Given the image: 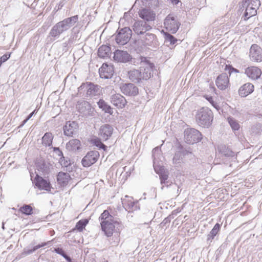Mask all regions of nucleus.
Here are the masks:
<instances>
[{"instance_id":"423d86ee","label":"nucleus","mask_w":262,"mask_h":262,"mask_svg":"<svg viewBox=\"0 0 262 262\" xmlns=\"http://www.w3.org/2000/svg\"><path fill=\"white\" fill-rule=\"evenodd\" d=\"M201 139V133L194 128H187L184 131V140L188 144L199 142Z\"/></svg>"},{"instance_id":"37998d69","label":"nucleus","mask_w":262,"mask_h":262,"mask_svg":"<svg viewBox=\"0 0 262 262\" xmlns=\"http://www.w3.org/2000/svg\"><path fill=\"white\" fill-rule=\"evenodd\" d=\"M204 97L206 100L208 101V102L213 106L217 111H220L221 108L219 105L213 100V99L212 96H205Z\"/></svg>"},{"instance_id":"72a5a7b5","label":"nucleus","mask_w":262,"mask_h":262,"mask_svg":"<svg viewBox=\"0 0 262 262\" xmlns=\"http://www.w3.org/2000/svg\"><path fill=\"white\" fill-rule=\"evenodd\" d=\"M186 153H187L186 151V153L185 151L182 152L181 151L176 152L173 158V163L175 164H180L182 162L183 157Z\"/></svg>"},{"instance_id":"4d7b16f0","label":"nucleus","mask_w":262,"mask_h":262,"mask_svg":"<svg viewBox=\"0 0 262 262\" xmlns=\"http://www.w3.org/2000/svg\"><path fill=\"white\" fill-rule=\"evenodd\" d=\"M56 150H57L58 151V154L59 156H63L62 151H60L58 148H54V151H56Z\"/></svg>"},{"instance_id":"4468645a","label":"nucleus","mask_w":262,"mask_h":262,"mask_svg":"<svg viewBox=\"0 0 262 262\" xmlns=\"http://www.w3.org/2000/svg\"><path fill=\"white\" fill-rule=\"evenodd\" d=\"M114 59L118 62L126 63L132 59V56L126 51L117 50L114 53Z\"/></svg>"},{"instance_id":"f03ea898","label":"nucleus","mask_w":262,"mask_h":262,"mask_svg":"<svg viewBox=\"0 0 262 262\" xmlns=\"http://www.w3.org/2000/svg\"><path fill=\"white\" fill-rule=\"evenodd\" d=\"M197 123L203 127H209L212 124L213 115L211 110L208 107L200 109L195 116Z\"/></svg>"},{"instance_id":"412c9836","label":"nucleus","mask_w":262,"mask_h":262,"mask_svg":"<svg viewBox=\"0 0 262 262\" xmlns=\"http://www.w3.org/2000/svg\"><path fill=\"white\" fill-rule=\"evenodd\" d=\"M112 103L118 108H123L126 104V100L125 98L119 94L113 95L111 96Z\"/></svg>"},{"instance_id":"b1692460","label":"nucleus","mask_w":262,"mask_h":262,"mask_svg":"<svg viewBox=\"0 0 262 262\" xmlns=\"http://www.w3.org/2000/svg\"><path fill=\"white\" fill-rule=\"evenodd\" d=\"M254 85L251 83H246L242 85L238 90L239 95L241 97H246L254 91Z\"/></svg>"},{"instance_id":"aec40b11","label":"nucleus","mask_w":262,"mask_h":262,"mask_svg":"<svg viewBox=\"0 0 262 262\" xmlns=\"http://www.w3.org/2000/svg\"><path fill=\"white\" fill-rule=\"evenodd\" d=\"M139 15L143 20L149 22L154 21L156 18V14L154 11L147 9H143L139 11Z\"/></svg>"},{"instance_id":"9d476101","label":"nucleus","mask_w":262,"mask_h":262,"mask_svg":"<svg viewBox=\"0 0 262 262\" xmlns=\"http://www.w3.org/2000/svg\"><path fill=\"white\" fill-rule=\"evenodd\" d=\"M78 20V16L77 15L72 17L65 18L62 21L57 23V25L60 28L61 31L63 32L69 29L72 26H73Z\"/></svg>"},{"instance_id":"cd10ccee","label":"nucleus","mask_w":262,"mask_h":262,"mask_svg":"<svg viewBox=\"0 0 262 262\" xmlns=\"http://www.w3.org/2000/svg\"><path fill=\"white\" fill-rule=\"evenodd\" d=\"M50 241H49L48 242H44L40 244H38L37 245H36L34 246L31 249H28V248H25L23 250V252L21 253V256L23 257L26 256L27 255H30L35 252L37 249L42 248L47 245H48L49 243H50Z\"/></svg>"},{"instance_id":"5701e85b","label":"nucleus","mask_w":262,"mask_h":262,"mask_svg":"<svg viewBox=\"0 0 262 262\" xmlns=\"http://www.w3.org/2000/svg\"><path fill=\"white\" fill-rule=\"evenodd\" d=\"M113 132V128L109 124H104L100 128V135L104 140H107L112 136Z\"/></svg>"},{"instance_id":"680f3d73","label":"nucleus","mask_w":262,"mask_h":262,"mask_svg":"<svg viewBox=\"0 0 262 262\" xmlns=\"http://www.w3.org/2000/svg\"><path fill=\"white\" fill-rule=\"evenodd\" d=\"M2 228H3V230H4V229H5L4 223H3V225H2Z\"/></svg>"},{"instance_id":"c9c22d12","label":"nucleus","mask_w":262,"mask_h":262,"mask_svg":"<svg viewBox=\"0 0 262 262\" xmlns=\"http://www.w3.org/2000/svg\"><path fill=\"white\" fill-rule=\"evenodd\" d=\"M161 154V150L158 147H157L155 148L152 150V159H153V165L155 168V170L156 172L158 173V171L156 166V163L157 161V159H158V156L160 155Z\"/></svg>"},{"instance_id":"49530a36","label":"nucleus","mask_w":262,"mask_h":262,"mask_svg":"<svg viewBox=\"0 0 262 262\" xmlns=\"http://www.w3.org/2000/svg\"><path fill=\"white\" fill-rule=\"evenodd\" d=\"M94 143L96 146L99 147L100 148L104 149L106 148V146L103 144L98 139H95L94 140Z\"/></svg>"},{"instance_id":"864d4df0","label":"nucleus","mask_w":262,"mask_h":262,"mask_svg":"<svg viewBox=\"0 0 262 262\" xmlns=\"http://www.w3.org/2000/svg\"><path fill=\"white\" fill-rule=\"evenodd\" d=\"M113 239H114V243H112L113 246H117L119 243L120 238L119 236H114L113 237Z\"/></svg>"},{"instance_id":"8fccbe9b","label":"nucleus","mask_w":262,"mask_h":262,"mask_svg":"<svg viewBox=\"0 0 262 262\" xmlns=\"http://www.w3.org/2000/svg\"><path fill=\"white\" fill-rule=\"evenodd\" d=\"M173 219L172 215H169L168 217L165 218L163 221L161 223L162 226H165L166 224L169 223L171 219Z\"/></svg>"},{"instance_id":"c03bdc74","label":"nucleus","mask_w":262,"mask_h":262,"mask_svg":"<svg viewBox=\"0 0 262 262\" xmlns=\"http://www.w3.org/2000/svg\"><path fill=\"white\" fill-rule=\"evenodd\" d=\"M37 166L38 170H40L42 172H47L48 171V168L44 162L38 163Z\"/></svg>"},{"instance_id":"de8ad7c7","label":"nucleus","mask_w":262,"mask_h":262,"mask_svg":"<svg viewBox=\"0 0 262 262\" xmlns=\"http://www.w3.org/2000/svg\"><path fill=\"white\" fill-rule=\"evenodd\" d=\"M167 179H168V175L166 173H161L160 174V179L161 184L165 183Z\"/></svg>"},{"instance_id":"4be33fe9","label":"nucleus","mask_w":262,"mask_h":262,"mask_svg":"<svg viewBox=\"0 0 262 262\" xmlns=\"http://www.w3.org/2000/svg\"><path fill=\"white\" fill-rule=\"evenodd\" d=\"M78 128V124L75 121L67 122L63 127L64 134L67 136H72Z\"/></svg>"},{"instance_id":"7c9ffc66","label":"nucleus","mask_w":262,"mask_h":262,"mask_svg":"<svg viewBox=\"0 0 262 262\" xmlns=\"http://www.w3.org/2000/svg\"><path fill=\"white\" fill-rule=\"evenodd\" d=\"M53 136L51 133H46L42 138V144L46 147H50L52 144Z\"/></svg>"},{"instance_id":"79ce46f5","label":"nucleus","mask_w":262,"mask_h":262,"mask_svg":"<svg viewBox=\"0 0 262 262\" xmlns=\"http://www.w3.org/2000/svg\"><path fill=\"white\" fill-rule=\"evenodd\" d=\"M165 42H169L170 45H174L177 41V39L172 35L168 33H165Z\"/></svg>"},{"instance_id":"1a4fd4ad","label":"nucleus","mask_w":262,"mask_h":262,"mask_svg":"<svg viewBox=\"0 0 262 262\" xmlns=\"http://www.w3.org/2000/svg\"><path fill=\"white\" fill-rule=\"evenodd\" d=\"M99 157L98 151L92 150L88 152L81 161L84 167H89L96 162Z\"/></svg>"},{"instance_id":"bb28decb","label":"nucleus","mask_w":262,"mask_h":262,"mask_svg":"<svg viewBox=\"0 0 262 262\" xmlns=\"http://www.w3.org/2000/svg\"><path fill=\"white\" fill-rule=\"evenodd\" d=\"M70 178L71 177L69 173L59 172L57 176V181L61 186H64L67 185Z\"/></svg>"},{"instance_id":"f3484780","label":"nucleus","mask_w":262,"mask_h":262,"mask_svg":"<svg viewBox=\"0 0 262 262\" xmlns=\"http://www.w3.org/2000/svg\"><path fill=\"white\" fill-rule=\"evenodd\" d=\"M121 92L126 95L136 96L138 93V89L133 83L123 84L120 86Z\"/></svg>"},{"instance_id":"9b49d317","label":"nucleus","mask_w":262,"mask_h":262,"mask_svg":"<svg viewBox=\"0 0 262 262\" xmlns=\"http://www.w3.org/2000/svg\"><path fill=\"white\" fill-rule=\"evenodd\" d=\"M78 20V16L77 15L72 17L65 18L62 21L57 23V25L60 28L61 31L63 32L69 29L72 26H73Z\"/></svg>"},{"instance_id":"603ef678","label":"nucleus","mask_w":262,"mask_h":262,"mask_svg":"<svg viewBox=\"0 0 262 262\" xmlns=\"http://www.w3.org/2000/svg\"><path fill=\"white\" fill-rule=\"evenodd\" d=\"M10 57V54H4L0 58V60L3 62L7 61Z\"/></svg>"},{"instance_id":"393cba45","label":"nucleus","mask_w":262,"mask_h":262,"mask_svg":"<svg viewBox=\"0 0 262 262\" xmlns=\"http://www.w3.org/2000/svg\"><path fill=\"white\" fill-rule=\"evenodd\" d=\"M122 202L123 207L126 211L130 212L136 209L133 198L126 196L125 198L122 200Z\"/></svg>"},{"instance_id":"a19ab883","label":"nucleus","mask_w":262,"mask_h":262,"mask_svg":"<svg viewBox=\"0 0 262 262\" xmlns=\"http://www.w3.org/2000/svg\"><path fill=\"white\" fill-rule=\"evenodd\" d=\"M99 220L102 221H109L113 220V217L110 214L109 212L105 210L101 214Z\"/></svg>"},{"instance_id":"09e8293b","label":"nucleus","mask_w":262,"mask_h":262,"mask_svg":"<svg viewBox=\"0 0 262 262\" xmlns=\"http://www.w3.org/2000/svg\"><path fill=\"white\" fill-rule=\"evenodd\" d=\"M60 162L62 166L66 167H67L68 166L70 165V161L65 160L63 156L62 158H60Z\"/></svg>"},{"instance_id":"dca6fc26","label":"nucleus","mask_w":262,"mask_h":262,"mask_svg":"<svg viewBox=\"0 0 262 262\" xmlns=\"http://www.w3.org/2000/svg\"><path fill=\"white\" fill-rule=\"evenodd\" d=\"M115 223L114 220L109 221H102L101 222L102 230L107 237H110L113 235L115 228L114 225Z\"/></svg>"},{"instance_id":"13d9d810","label":"nucleus","mask_w":262,"mask_h":262,"mask_svg":"<svg viewBox=\"0 0 262 262\" xmlns=\"http://www.w3.org/2000/svg\"><path fill=\"white\" fill-rule=\"evenodd\" d=\"M35 113V110L33 111L31 114L29 115V116L27 117V119L29 120Z\"/></svg>"},{"instance_id":"5fc2aeb1","label":"nucleus","mask_w":262,"mask_h":262,"mask_svg":"<svg viewBox=\"0 0 262 262\" xmlns=\"http://www.w3.org/2000/svg\"><path fill=\"white\" fill-rule=\"evenodd\" d=\"M64 258L68 261V262H74L72 259L71 258V257L69 256H68L67 255H65V256L64 257Z\"/></svg>"},{"instance_id":"3c124183","label":"nucleus","mask_w":262,"mask_h":262,"mask_svg":"<svg viewBox=\"0 0 262 262\" xmlns=\"http://www.w3.org/2000/svg\"><path fill=\"white\" fill-rule=\"evenodd\" d=\"M54 251L55 252L61 255L62 256H63V257L65 256V255H66L67 254H66V253L64 252V251L61 249V248H55L54 249Z\"/></svg>"},{"instance_id":"e2e57ef3","label":"nucleus","mask_w":262,"mask_h":262,"mask_svg":"<svg viewBox=\"0 0 262 262\" xmlns=\"http://www.w3.org/2000/svg\"><path fill=\"white\" fill-rule=\"evenodd\" d=\"M2 63H3V62L0 60V67L1 66Z\"/></svg>"},{"instance_id":"a18cd8bd","label":"nucleus","mask_w":262,"mask_h":262,"mask_svg":"<svg viewBox=\"0 0 262 262\" xmlns=\"http://www.w3.org/2000/svg\"><path fill=\"white\" fill-rule=\"evenodd\" d=\"M225 70L226 71H228V73L229 74V76H230L231 74L232 73H233V72L236 73H239V70H237L236 69H235L232 66L228 65V64H226L225 66Z\"/></svg>"},{"instance_id":"052dcab7","label":"nucleus","mask_w":262,"mask_h":262,"mask_svg":"<svg viewBox=\"0 0 262 262\" xmlns=\"http://www.w3.org/2000/svg\"><path fill=\"white\" fill-rule=\"evenodd\" d=\"M29 120L27 119V118L24 120L23 121V123L22 124H21V126H23Z\"/></svg>"},{"instance_id":"58836bf2","label":"nucleus","mask_w":262,"mask_h":262,"mask_svg":"<svg viewBox=\"0 0 262 262\" xmlns=\"http://www.w3.org/2000/svg\"><path fill=\"white\" fill-rule=\"evenodd\" d=\"M19 211L26 215H31L32 213V208L29 205H25L21 207Z\"/></svg>"},{"instance_id":"c756f323","label":"nucleus","mask_w":262,"mask_h":262,"mask_svg":"<svg viewBox=\"0 0 262 262\" xmlns=\"http://www.w3.org/2000/svg\"><path fill=\"white\" fill-rule=\"evenodd\" d=\"M111 48L109 46L102 45L98 49V55L102 58L107 57L111 54Z\"/></svg>"},{"instance_id":"6ab92c4d","label":"nucleus","mask_w":262,"mask_h":262,"mask_svg":"<svg viewBox=\"0 0 262 262\" xmlns=\"http://www.w3.org/2000/svg\"><path fill=\"white\" fill-rule=\"evenodd\" d=\"M245 74L250 79L256 80L258 79L261 75V71L256 67H250L246 69Z\"/></svg>"},{"instance_id":"6e6d98bb","label":"nucleus","mask_w":262,"mask_h":262,"mask_svg":"<svg viewBox=\"0 0 262 262\" xmlns=\"http://www.w3.org/2000/svg\"><path fill=\"white\" fill-rule=\"evenodd\" d=\"M179 212L178 210H174L172 212L170 215H172V216L174 217V215H176Z\"/></svg>"},{"instance_id":"c85d7f7f","label":"nucleus","mask_w":262,"mask_h":262,"mask_svg":"<svg viewBox=\"0 0 262 262\" xmlns=\"http://www.w3.org/2000/svg\"><path fill=\"white\" fill-rule=\"evenodd\" d=\"M81 143L78 139H72L66 145L67 149L71 151H76L80 147Z\"/></svg>"},{"instance_id":"20e7f679","label":"nucleus","mask_w":262,"mask_h":262,"mask_svg":"<svg viewBox=\"0 0 262 262\" xmlns=\"http://www.w3.org/2000/svg\"><path fill=\"white\" fill-rule=\"evenodd\" d=\"M80 94L86 91V95L89 96H95L100 95V86L92 83H82L78 89Z\"/></svg>"},{"instance_id":"ea45409f","label":"nucleus","mask_w":262,"mask_h":262,"mask_svg":"<svg viewBox=\"0 0 262 262\" xmlns=\"http://www.w3.org/2000/svg\"><path fill=\"white\" fill-rule=\"evenodd\" d=\"M88 223V220L86 219L81 220L78 221L76 225V228L79 231H82Z\"/></svg>"},{"instance_id":"bf43d9fd","label":"nucleus","mask_w":262,"mask_h":262,"mask_svg":"<svg viewBox=\"0 0 262 262\" xmlns=\"http://www.w3.org/2000/svg\"><path fill=\"white\" fill-rule=\"evenodd\" d=\"M171 3L173 4H174V5H177L178 4L180 1L179 0H170Z\"/></svg>"},{"instance_id":"0eeeda50","label":"nucleus","mask_w":262,"mask_h":262,"mask_svg":"<svg viewBox=\"0 0 262 262\" xmlns=\"http://www.w3.org/2000/svg\"><path fill=\"white\" fill-rule=\"evenodd\" d=\"M132 30L128 27L121 29L118 32L115 39L116 42L120 45H124L130 40L132 36Z\"/></svg>"},{"instance_id":"f8f14e48","label":"nucleus","mask_w":262,"mask_h":262,"mask_svg":"<svg viewBox=\"0 0 262 262\" xmlns=\"http://www.w3.org/2000/svg\"><path fill=\"white\" fill-rule=\"evenodd\" d=\"M249 56L251 60L260 62L262 61V49L257 45H252L250 49Z\"/></svg>"},{"instance_id":"39448f33","label":"nucleus","mask_w":262,"mask_h":262,"mask_svg":"<svg viewBox=\"0 0 262 262\" xmlns=\"http://www.w3.org/2000/svg\"><path fill=\"white\" fill-rule=\"evenodd\" d=\"M180 26V22L172 14H169L164 21V26L166 30L171 33H175Z\"/></svg>"},{"instance_id":"7ed1b4c3","label":"nucleus","mask_w":262,"mask_h":262,"mask_svg":"<svg viewBox=\"0 0 262 262\" xmlns=\"http://www.w3.org/2000/svg\"><path fill=\"white\" fill-rule=\"evenodd\" d=\"M242 5L245 8L244 19L247 20L256 15L257 10L260 6V2L259 0H244Z\"/></svg>"},{"instance_id":"f704fd0d","label":"nucleus","mask_w":262,"mask_h":262,"mask_svg":"<svg viewBox=\"0 0 262 262\" xmlns=\"http://www.w3.org/2000/svg\"><path fill=\"white\" fill-rule=\"evenodd\" d=\"M62 33L61 30L56 24L53 27L49 34L52 37L58 38Z\"/></svg>"},{"instance_id":"a878e982","label":"nucleus","mask_w":262,"mask_h":262,"mask_svg":"<svg viewBox=\"0 0 262 262\" xmlns=\"http://www.w3.org/2000/svg\"><path fill=\"white\" fill-rule=\"evenodd\" d=\"M218 151L220 155V157H225L226 158L236 159L235 157V153L225 145H221L219 146Z\"/></svg>"},{"instance_id":"4c0bfd02","label":"nucleus","mask_w":262,"mask_h":262,"mask_svg":"<svg viewBox=\"0 0 262 262\" xmlns=\"http://www.w3.org/2000/svg\"><path fill=\"white\" fill-rule=\"evenodd\" d=\"M228 121L233 130H237L239 129V124L235 119L231 117H228Z\"/></svg>"},{"instance_id":"6e6552de","label":"nucleus","mask_w":262,"mask_h":262,"mask_svg":"<svg viewBox=\"0 0 262 262\" xmlns=\"http://www.w3.org/2000/svg\"><path fill=\"white\" fill-rule=\"evenodd\" d=\"M132 28L137 35H142L151 30L152 27L145 21L137 20L134 23Z\"/></svg>"},{"instance_id":"e433bc0d","label":"nucleus","mask_w":262,"mask_h":262,"mask_svg":"<svg viewBox=\"0 0 262 262\" xmlns=\"http://www.w3.org/2000/svg\"><path fill=\"white\" fill-rule=\"evenodd\" d=\"M98 105L100 108L104 111L106 113H111V107L110 105L107 104L103 100H100L98 102Z\"/></svg>"},{"instance_id":"a211bd4d","label":"nucleus","mask_w":262,"mask_h":262,"mask_svg":"<svg viewBox=\"0 0 262 262\" xmlns=\"http://www.w3.org/2000/svg\"><path fill=\"white\" fill-rule=\"evenodd\" d=\"M217 87L221 90L226 89L229 84V78L226 73L220 74L216 78L215 81Z\"/></svg>"},{"instance_id":"f257e3e1","label":"nucleus","mask_w":262,"mask_h":262,"mask_svg":"<svg viewBox=\"0 0 262 262\" xmlns=\"http://www.w3.org/2000/svg\"><path fill=\"white\" fill-rule=\"evenodd\" d=\"M154 65L146 57H141L140 69H133L128 72L129 79L135 83H139L147 80L151 76Z\"/></svg>"},{"instance_id":"473e14b6","label":"nucleus","mask_w":262,"mask_h":262,"mask_svg":"<svg viewBox=\"0 0 262 262\" xmlns=\"http://www.w3.org/2000/svg\"><path fill=\"white\" fill-rule=\"evenodd\" d=\"M220 225L216 223L207 235V242H211L220 229Z\"/></svg>"},{"instance_id":"2eb2a0df","label":"nucleus","mask_w":262,"mask_h":262,"mask_svg":"<svg viewBox=\"0 0 262 262\" xmlns=\"http://www.w3.org/2000/svg\"><path fill=\"white\" fill-rule=\"evenodd\" d=\"M99 75L101 78L109 79L114 74V68L112 65L103 63L99 70Z\"/></svg>"},{"instance_id":"ddd939ff","label":"nucleus","mask_w":262,"mask_h":262,"mask_svg":"<svg viewBox=\"0 0 262 262\" xmlns=\"http://www.w3.org/2000/svg\"><path fill=\"white\" fill-rule=\"evenodd\" d=\"M34 183L40 190H43L47 191H50L51 190V186L50 182L43 179L38 174L36 176L34 179Z\"/></svg>"},{"instance_id":"2f4dec72","label":"nucleus","mask_w":262,"mask_h":262,"mask_svg":"<svg viewBox=\"0 0 262 262\" xmlns=\"http://www.w3.org/2000/svg\"><path fill=\"white\" fill-rule=\"evenodd\" d=\"M156 39L157 37L155 34L147 33L145 34L143 41L144 45L151 46L156 41Z\"/></svg>"}]
</instances>
